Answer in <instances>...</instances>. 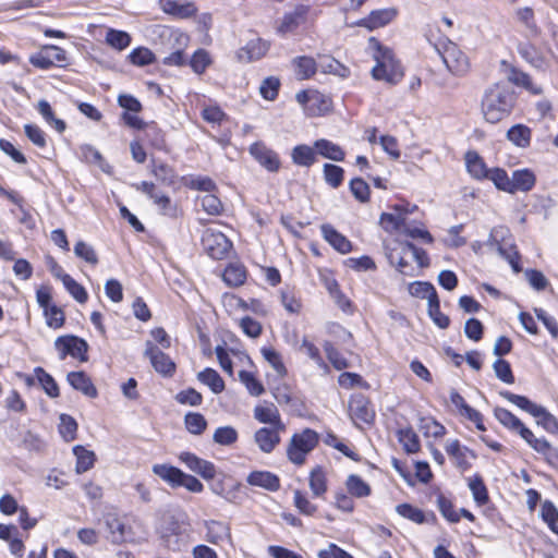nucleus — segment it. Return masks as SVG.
<instances>
[{"label": "nucleus", "mask_w": 558, "mask_h": 558, "mask_svg": "<svg viewBox=\"0 0 558 558\" xmlns=\"http://www.w3.org/2000/svg\"><path fill=\"white\" fill-rule=\"evenodd\" d=\"M368 47L376 62L375 66L372 69L373 78L384 81L390 85H396L401 82L404 76V71L399 60L396 59L392 50L383 46L374 37L369 38Z\"/></svg>", "instance_id": "obj_1"}, {"label": "nucleus", "mask_w": 558, "mask_h": 558, "mask_svg": "<svg viewBox=\"0 0 558 558\" xmlns=\"http://www.w3.org/2000/svg\"><path fill=\"white\" fill-rule=\"evenodd\" d=\"M515 104V95L506 84L497 83L484 94L482 111L489 123H497L507 118Z\"/></svg>", "instance_id": "obj_2"}, {"label": "nucleus", "mask_w": 558, "mask_h": 558, "mask_svg": "<svg viewBox=\"0 0 558 558\" xmlns=\"http://www.w3.org/2000/svg\"><path fill=\"white\" fill-rule=\"evenodd\" d=\"M106 526L111 535V543L117 545L141 544L148 536L144 522L135 515L109 514L106 517Z\"/></svg>", "instance_id": "obj_3"}, {"label": "nucleus", "mask_w": 558, "mask_h": 558, "mask_svg": "<svg viewBox=\"0 0 558 558\" xmlns=\"http://www.w3.org/2000/svg\"><path fill=\"white\" fill-rule=\"evenodd\" d=\"M319 442V435L311 428L294 433L287 445V459L294 465L301 466L306 462L307 456Z\"/></svg>", "instance_id": "obj_4"}, {"label": "nucleus", "mask_w": 558, "mask_h": 558, "mask_svg": "<svg viewBox=\"0 0 558 558\" xmlns=\"http://www.w3.org/2000/svg\"><path fill=\"white\" fill-rule=\"evenodd\" d=\"M510 236L509 230L504 227H495L490 231L487 244L497 248L498 253L510 264L512 270L519 274L522 268L520 255L515 245L507 241Z\"/></svg>", "instance_id": "obj_5"}, {"label": "nucleus", "mask_w": 558, "mask_h": 558, "mask_svg": "<svg viewBox=\"0 0 558 558\" xmlns=\"http://www.w3.org/2000/svg\"><path fill=\"white\" fill-rule=\"evenodd\" d=\"M202 245L207 255L216 260L226 258L232 248L231 241L221 231L214 228L204 230Z\"/></svg>", "instance_id": "obj_6"}, {"label": "nucleus", "mask_w": 558, "mask_h": 558, "mask_svg": "<svg viewBox=\"0 0 558 558\" xmlns=\"http://www.w3.org/2000/svg\"><path fill=\"white\" fill-rule=\"evenodd\" d=\"M54 348L59 352L60 360H64L68 355L86 362L88 360V344L84 339L76 336H61L54 341Z\"/></svg>", "instance_id": "obj_7"}, {"label": "nucleus", "mask_w": 558, "mask_h": 558, "mask_svg": "<svg viewBox=\"0 0 558 558\" xmlns=\"http://www.w3.org/2000/svg\"><path fill=\"white\" fill-rule=\"evenodd\" d=\"M66 52L56 45H46L37 53L29 57V63L38 69L48 70L53 65H64L66 63Z\"/></svg>", "instance_id": "obj_8"}, {"label": "nucleus", "mask_w": 558, "mask_h": 558, "mask_svg": "<svg viewBox=\"0 0 558 558\" xmlns=\"http://www.w3.org/2000/svg\"><path fill=\"white\" fill-rule=\"evenodd\" d=\"M441 58L448 71L456 76H463L470 70L469 58L453 43H449L445 47Z\"/></svg>", "instance_id": "obj_9"}, {"label": "nucleus", "mask_w": 558, "mask_h": 558, "mask_svg": "<svg viewBox=\"0 0 558 558\" xmlns=\"http://www.w3.org/2000/svg\"><path fill=\"white\" fill-rule=\"evenodd\" d=\"M135 187L146 194L162 215L172 218L177 216V206L171 202L168 195L158 191L153 182L142 181L137 183Z\"/></svg>", "instance_id": "obj_10"}, {"label": "nucleus", "mask_w": 558, "mask_h": 558, "mask_svg": "<svg viewBox=\"0 0 558 558\" xmlns=\"http://www.w3.org/2000/svg\"><path fill=\"white\" fill-rule=\"evenodd\" d=\"M494 416L505 428L519 434L526 442L534 435L519 417L505 408L496 407L494 409Z\"/></svg>", "instance_id": "obj_11"}, {"label": "nucleus", "mask_w": 558, "mask_h": 558, "mask_svg": "<svg viewBox=\"0 0 558 558\" xmlns=\"http://www.w3.org/2000/svg\"><path fill=\"white\" fill-rule=\"evenodd\" d=\"M254 418L262 423L267 424L269 427H277V429H287L284 422L281 418L278 408L268 401L259 402L253 410Z\"/></svg>", "instance_id": "obj_12"}, {"label": "nucleus", "mask_w": 558, "mask_h": 558, "mask_svg": "<svg viewBox=\"0 0 558 558\" xmlns=\"http://www.w3.org/2000/svg\"><path fill=\"white\" fill-rule=\"evenodd\" d=\"M349 412L355 424L359 422L369 424L375 417L369 400L362 393L352 396L349 402Z\"/></svg>", "instance_id": "obj_13"}, {"label": "nucleus", "mask_w": 558, "mask_h": 558, "mask_svg": "<svg viewBox=\"0 0 558 558\" xmlns=\"http://www.w3.org/2000/svg\"><path fill=\"white\" fill-rule=\"evenodd\" d=\"M179 460L184 463L190 471L198 474L205 480H213L216 476V466L214 463L198 458L192 452H181L179 454Z\"/></svg>", "instance_id": "obj_14"}, {"label": "nucleus", "mask_w": 558, "mask_h": 558, "mask_svg": "<svg viewBox=\"0 0 558 558\" xmlns=\"http://www.w3.org/2000/svg\"><path fill=\"white\" fill-rule=\"evenodd\" d=\"M250 154L265 169L277 172L280 169V159L276 151L268 148L264 143L256 142L250 146Z\"/></svg>", "instance_id": "obj_15"}, {"label": "nucleus", "mask_w": 558, "mask_h": 558, "mask_svg": "<svg viewBox=\"0 0 558 558\" xmlns=\"http://www.w3.org/2000/svg\"><path fill=\"white\" fill-rule=\"evenodd\" d=\"M145 355L157 373L170 376L174 372L175 365L172 360L150 341L146 343Z\"/></svg>", "instance_id": "obj_16"}, {"label": "nucleus", "mask_w": 558, "mask_h": 558, "mask_svg": "<svg viewBox=\"0 0 558 558\" xmlns=\"http://www.w3.org/2000/svg\"><path fill=\"white\" fill-rule=\"evenodd\" d=\"M286 429L277 427H260L254 433V441L264 453H271L281 441V433Z\"/></svg>", "instance_id": "obj_17"}, {"label": "nucleus", "mask_w": 558, "mask_h": 558, "mask_svg": "<svg viewBox=\"0 0 558 558\" xmlns=\"http://www.w3.org/2000/svg\"><path fill=\"white\" fill-rule=\"evenodd\" d=\"M161 10L175 19H189L197 13V7L187 0H160Z\"/></svg>", "instance_id": "obj_18"}, {"label": "nucleus", "mask_w": 558, "mask_h": 558, "mask_svg": "<svg viewBox=\"0 0 558 558\" xmlns=\"http://www.w3.org/2000/svg\"><path fill=\"white\" fill-rule=\"evenodd\" d=\"M536 183L535 173L527 168L518 169L512 172L510 179V192L509 194H515L517 192H530L533 190Z\"/></svg>", "instance_id": "obj_19"}, {"label": "nucleus", "mask_w": 558, "mask_h": 558, "mask_svg": "<svg viewBox=\"0 0 558 558\" xmlns=\"http://www.w3.org/2000/svg\"><path fill=\"white\" fill-rule=\"evenodd\" d=\"M398 11L395 8H386L372 11L368 16L360 21L359 25L369 31L384 27L395 20Z\"/></svg>", "instance_id": "obj_20"}, {"label": "nucleus", "mask_w": 558, "mask_h": 558, "mask_svg": "<svg viewBox=\"0 0 558 558\" xmlns=\"http://www.w3.org/2000/svg\"><path fill=\"white\" fill-rule=\"evenodd\" d=\"M393 210V213H383L379 220L383 229L390 233L397 231L401 232L405 225V215L412 211L399 205H396Z\"/></svg>", "instance_id": "obj_21"}, {"label": "nucleus", "mask_w": 558, "mask_h": 558, "mask_svg": "<svg viewBox=\"0 0 558 558\" xmlns=\"http://www.w3.org/2000/svg\"><path fill=\"white\" fill-rule=\"evenodd\" d=\"M269 44L262 38L251 39L244 47L238 52L240 61L253 62L262 59L268 51Z\"/></svg>", "instance_id": "obj_22"}, {"label": "nucleus", "mask_w": 558, "mask_h": 558, "mask_svg": "<svg viewBox=\"0 0 558 558\" xmlns=\"http://www.w3.org/2000/svg\"><path fill=\"white\" fill-rule=\"evenodd\" d=\"M206 534L205 538L207 542L214 545H221L226 542H230L231 533L230 527L227 523L216 520L205 522Z\"/></svg>", "instance_id": "obj_23"}, {"label": "nucleus", "mask_w": 558, "mask_h": 558, "mask_svg": "<svg viewBox=\"0 0 558 558\" xmlns=\"http://www.w3.org/2000/svg\"><path fill=\"white\" fill-rule=\"evenodd\" d=\"M527 445L542 454L546 462L555 469H558V448L551 446V444L545 438H537L535 435L531 437Z\"/></svg>", "instance_id": "obj_24"}, {"label": "nucleus", "mask_w": 558, "mask_h": 558, "mask_svg": "<svg viewBox=\"0 0 558 558\" xmlns=\"http://www.w3.org/2000/svg\"><path fill=\"white\" fill-rule=\"evenodd\" d=\"M66 379L73 389L81 391L86 397H88V398L97 397V393H98L97 389H96L95 385L93 384L90 377L86 373H84L82 371L71 372L68 374Z\"/></svg>", "instance_id": "obj_25"}, {"label": "nucleus", "mask_w": 558, "mask_h": 558, "mask_svg": "<svg viewBox=\"0 0 558 558\" xmlns=\"http://www.w3.org/2000/svg\"><path fill=\"white\" fill-rule=\"evenodd\" d=\"M252 486L262 487L269 492H277L280 488V478L269 471H253L246 478Z\"/></svg>", "instance_id": "obj_26"}, {"label": "nucleus", "mask_w": 558, "mask_h": 558, "mask_svg": "<svg viewBox=\"0 0 558 558\" xmlns=\"http://www.w3.org/2000/svg\"><path fill=\"white\" fill-rule=\"evenodd\" d=\"M323 238L339 253L347 254L351 252V242L341 233H339L331 225H323L320 227Z\"/></svg>", "instance_id": "obj_27"}, {"label": "nucleus", "mask_w": 558, "mask_h": 558, "mask_svg": "<svg viewBox=\"0 0 558 558\" xmlns=\"http://www.w3.org/2000/svg\"><path fill=\"white\" fill-rule=\"evenodd\" d=\"M466 171L478 181L486 179L490 168H487L484 159L475 150H469L464 156Z\"/></svg>", "instance_id": "obj_28"}, {"label": "nucleus", "mask_w": 558, "mask_h": 558, "mask_svg": "<svg viewBox=\"0 0 558 558\" xmlns=\"http://www.w3.org/2000/svg\"><path fill=\"white\" fill-rule=\"evenodd\" d=\"M314 148L318 155L333 161H343L345 158L342 147L326 138L315 141Z\"/></svg>", "instance_id": "obj_29"}, {"label": "nucleus", "mask_w": 558, "mask_h": 558, "mask_svg": "<svg viewBox=\"0 0 558 558\" xmlns=\"http://www.w3.org/2000/svg\"><path fill=\"white\" fill-rule=\"evenodd\" d=\"M153 473L168 483L171 487H180L184 472L173 465L162 463L154 464Z\"/></svg>", "instance_id": "obj_30"}, {"label": "nucleus", "mask_w": 558, "mask_h": 558, "mask_svg": "<svg viewBox=\"0 0 558 558\" xmlns=\"http://www.w3.org/2000/svg\"><path fill=\"white\" fill-rule=\"evenodd\" d=\"M316 155L314 146L301 144L292 148L291 159L296 166L310 168L317 161Z\"/></svg>", "instance_id": "obj_31"}, {"label": "nucleus", "mask_w": 558, "mask_h": 558, "mask_svg": "<svg viewBox=\"0 0 558 558\" xmlns=\"http://www.w3.org/2000/svg\"><path fill=\"white\" fill-rule=\"evenodd\" d=\"M317 69H320L325 74H332L341 78H347L350 75L349 68L330 56L319 57Z\"/></svg>", "instance_id": "obj_32"}, {"label": "nucleus", "mask_w": 558, "mask_h": 558, "mask_svg": "<svg viewBox=\"0 0 558 558\" xmlns=\"http://www.w3.org/2000/svg\"><path fill=\"white\" fill-rule=\"evenodd\" d=\"M305 14L306 9L303 7H299L293 12L284 14L278 26V33L286 35L294 32L304 22Z\"/></svg>", "instance_id": "obj_33"}, {"label": "nucleus", "mask_w": 558, "mask_h": 558, "mask_svg": "<svg viewBox=\"0 0 558 558\" xmlns=\"http://www.w3.org/2000/svg\"><path fill=\"white\" fill-rule=\"evenodd\" d=\"M54 277L60 279L63 283L65 290L71 294V296L78 303L84 304L88 300V293L86 289L80 284L76 280H74L70 275H59V272H54Z\"/></svg>", "instance_id": "obj_34"}, {"label": "nucleus", "mask_w": 558, "mask_h": 558, "mask_svg": "<svg viewBox=\"0 0 558 558\" xmlns=\"http://www.w3.org/2000/svg\"><path fill=\"white\" fill-rule=\"evenodd\" d=\"M518 52L527 63H530L535 69L543 70L545 68V59L533 44H519Z\"/></svg>", "instance_id": "obj_35"}, {"label": "nucleus", "mask_w": 558, "mask_h": 558, "mask_svg": "<svg viewBox=\"0 0 558 558\" xmlns=\"http://www.w3.org/2000/svg\"><path fill=\"white\" fill-rule=\"evenodd\" d=\"M398 441L402 445L403 450L411 454L416 453L421 449V442L417 434L411 427H404L397 430Z\"/></svg>", "instance_id": "obj_36"}, {"label": "nucleus", "mask_w": 558, "mask_h": 558, "mask_svg": "<svg viewBox=\"0 0 558 558\" xmlns=\"http://www.w3.org/2000/svg\"><path fill=\"white\" fill-rule=\"evenodd\" d=\"M331 108V100L328 96L318 90H312L311 102L307 106L306 114L310 117H318L328 112Z\"/></svg>", "instance_id": "obj_37"}, {"label": "nucleus", "mask_w": 558, "mask_h": 558, "mask_svg": "<svg viewBox=\"0 0 558 558\" xmlns=\"http://www.w3.org/2000/svg\"><path fill=\"white\" fill-rule=\"evenodd\" d=\"M532 131L524 124H515L507 132V138L517 147L526 148L531 144Z\"/></svg>", "instance_id": "obj_38"}, {"label": "nucleus", "mask_w": 558, "mask_h": 558, "mask_svg": "<svg viewBox=\"0 0 558 558\" xmlns=\"http://www.w3.org/2000/svg\"><path fill=\"white\" fill-rule=\"evenodd\" d=\"M151 173L161 184L167 186L175 184L178 179L177 172L171 166L157 162L155 159L151 160Z\"/></svg>", "instance_id": "obj_39"}, {"label": "nucleus", "mask_w": 558, "mask_h": 558, "mask_svg": "<svg viewBox=\"0 0 558 558\" xmlns=\"http://www.w3.org/2000/svg\"><path fill=\"white\" fill-rule=\"evenodd\" d=\"M295 75L299 80H308L317 71V62L307 56H301L293 59Z\"/></svg>", "instance_id": "obj_40"}, {"label": "nucleus", "mask_w": 558, "mask_h": 558, "mask_svg": "<svg viewBox=\"0 0 558 558\" xmlns=\"http://www.w3.org/2000/svg\"><path fill=\"white\" fill-rule=\"evenodd\" d=\"M515 17L525 27L530 37H537L541 34V28L535 21L534 11L532 8H519L515 11Z\"/></svg>", "instance_id": "obj_41"}, {"label": "nucleus", "mask_w": 558, "mask_h": 558, "mask_svg": "<svg viewBox=\"0 0 558 558\" xmlns=\"http://www.w3.org/2000/svg\"><path fill=\"white\" fill-rule=\"evenodd\" d=\"M508 80L517 86H521L534 95L542 93V88L532 82L531 76L515 68L509 71Z\"/></svg>", "instance_id": "obj_42"}, {"label": "nucleus", "mask_w": 558, "mask_h": 558, "mask_svg": "<svg viewBox=\"0 0 558 558\" xmlns=\"http://www.w3.org/2000/svg\"><path fill=\"white\" fill-rule=\"evenodd\" d=\"M308 484L314 497H322L327 492L326 473L322 466H316L311 471Z\"/></svg>", "instance_id": "obj_43"}, {"label": "nucleus", "mask_w": 558, "mask_h": 558, "mask_svg": "<svg viewBox=\"0 0 558 558\" xmlns=\"http://www.w3.org/2000/svg\"><path fill=\"white\" fill-rule=\"evenodd\" d=\"M532 416L536 418L537 424L546 432L554 435L558 434V420L546 408L538 405Z\"/></svg>", "instance_id": "obj_44"}, {"label": "nucleus", "mask_w": 558, "mask_h": 558, "mask_svg": "<svg viewBox=\"0 0 558 558\" xmlns=\"http://www.w3.org/2000/svg\"><path fill=\"white\" fill-rule=\"evenodd\" d=\"M345 486L350 495L356 498L368 497L372 493L371 486L356 474L348 476Z\"/></svg>", "instance_id": "obj_45"}, {"label": "nucleus", "mask_w": 558, "mask_h": 558, "mask_svg": "<svg viewBox=\"0 0 558 558\" xmlns=\"http://www.w3.org/2000/svg\"><path fill=\"white\" fill-rule=\"evenodd\" d=\"M447 453L454 459L456 464L461 470H466L470 463L466 460L468 448L462 447L458 439L449 440L446 445Z\"/></svg>", "instance_id": "obj_46"}, {"label": "nucleus", "mask_w": 558, "mask_h": 558, "mask_svg": "<svg viewBox=\"0 0 558 558\" xmlns=\"http://www.w3.org/2000/svg\"><path fill=\"white\" fill-rule=\"evenodd\" d=\"M197 379L208 386L214 393H220L225 389V383L220 375L213 368H205L197 374Z\"/></svg>", "instance_id": "obj_47"}, {"label": "nucleus", "mask_w": 558, "mask_h": 558, "mask_svg": "<svg viewBox=\"0 0 558 558\" xmlns=\"http://www.w3.org/2000/svg\"><path fill=\"white\" fill-rule=\"evenodd\" d=\"M260 353L278 376L284 377L287 375V368L282 361V356L277 350L271 347H263L260 349Z\"/></svg>", "instance_id": "obj_48"}, {"label": "nucleus", "mask_w": 558, "mask_h": 558, "mask_svg": "<svg viewBox=\"0 0 558 558\" xmlns=\"http://www.w3.org/2000/svg\"><path fill=\"white\" fill-rule=\"evenodd\" d=\"M222 278L227 284L231 287H239L243 284L246 279V270L244 266L240 264H231L226 267Z\"/></svg>", "instance_id": "obj_49"}, {"label": "nucleus", "mask_w": 558, "mask_h": 558, "mask_svg": "<svg viewBox=\"0 0 558 558\" xmlns=\"http://www.w3.org/2000/svg\"><path fill=\"white\" fill-rule=\"evenodd\" d=\"M34 375L37 379V381L40 384L45 392L51 397L56 398L59 396V387L53 379V377L48 374L43 367H35L34 368Z\"/></svg>", "instance_id": "obj_50"}, {"label": "nucleus", "mask_w": 558, "mask_h": 558, "mask_svg": "<svg viewBox=\"0 0 558 558\" xmlns=\"http://www.w3.org/2000/svg\"><path fill=\"white\" fill-rule=\"evenodd\" d=\"M73 452L76 457L75 470L78 474L87 472L93 468L95 462V453L85 449L83 446H75Z\"/></svg>", "instance_id": "obj_51"}, {"label": "nucleus", "mask_w": 558, "mask_h": 558, "mask_svg": "<svg viewBox=\"0 0 558 558\" xmlns=\"http://www.w3.org/2000/svg\"><path fill=\"white\" fill-rule=\"evenodd\" d=\"M500 397L506 399L507 401L511 402L515 407L520 408L521 410L527 412L529 414L533 415L536 409L539 404H536L532 402L530 399H527L524 396L512 393L508 390H501L499 392Z\"/></svg>", "instance_id": "obj_52"}, {"label": "nucleus", "mask_w": 558, "mask_h": 558, "mask_svg": "<svg viewBox=\"0 0 558 558\" xmlns=\"http://www.w3.org/2000/svg\"><path fill=\"white\" fill-rule=\"evenodd\" d=\"M293 505L301 514L313 517L318 510L317 505L313 504L307 495L300 489L293 492Z\"/></svg>", "instance_id": "obj_53"}, {"label": "nucleus", "mask_w": 558, "mask_h": 558, "mask_svg": "<svg viewBox=\"0 0 558 558\" xmlns=\"http://www.w3.org/2000/svg\"><path fill=\"white\" fill-rule=\"evenodd\" d=\"M510 179L505 169L495 167L489 169L485 180L492 181L497 190L509 193L511 190Z\"/></svg>", "instance_id": "obj_54"}, {"label": "nucleus", "mask_w": 558, "mask_h": 558, "mask_svg": "<svg viewBox=\"0 0 558 558\" xmlns=\"http://www.w3.org/2000/svg\"><path fill=\"white\" fill-rule=\"evenodd\" d=\"M38 112L41 114L44 120L54 128L59 133L65 130V123L63 120L54 117L52 108L47 100H40L37 105Z\"/></svg>", "instance_id": "obj_55"}, {"label": "nucleus", "mask_w": 558, "mask_h": 558, "mask_svg": "<svg viewBox=\"0 0 558 558\" xmlns=\"http://www.w3.org/2000/svg\"><path fill=\"white\" fill-rule=\"evenodd\" d=\"M324 180L332 189L339 187L344 179V170L333 163H325L323 167Z\"/></svg>", "instance_id": "obj_56"}, {"label": "nucleus", "mask_w": 558, "mask_h": 558, "mask_svg": "<svg viewBox=\"0 0 558 558\" xmlns=\"http://www.w3.org/2000/svg\"><path fill=\"white\" fill-rule=\"evenodd\" d=\"M428 315L434 322L435 325H437L441 329L448 328L450 324V319L447 315L441 313L440 311V302L438 299V295L433 294V299L428 302Z\"/></svg>", "instance_id": "obj_57"}, {"label": "nucleus", "mask_w": 558, "mask_h": 558, "mask_svg": "<svg viewBox=\"0 0 558 558\" xmlns=\"http://www.w3.org/2000/svg\"><path fill=\"white\" fill-rule=\"evenodd\" d=\"M469 488L472 493L474 501L478 506L487 504L489 497L487 488L480 475H474L469 482Z\"/></svg>", "instance_id": "obj_58"}, {"label": "nucleus", "mask_w": 558, "mask_h": 558, "mask_svg": "<svg viewBox=\"0 0 558 558\" xmlns=\"http://www.w3.org/2000/svg\"><path fill=\"white\" fill-rule=\"evenodd\" d=\"M420 429L427 438H440L446 434L444 425L432 417H423L420 421Z\"/></svg>", "instance_id": "obj_59"}, {"label": "nucleus", "mask_w": 558, "mask_h": 558, "mask_svg": "<svg viewBox=\"0 0 558 558\" xmlns=\"http://www.w3.org/2000/svg\"><path fill=\"white\" fill-rule=\"evenodd\" d=\"M106 43L117 50H124L131 44V36L123 31L109 29L106 35Z\"/></svg>", "instance_id": "obj_60"}, {"label": "nucleus", "mask_w": 558, "mask_h": 558, "mask_svg": "<svg viewBox=\"0 0 558 558\" xmlns=\"http://www.w3.org/2000/svg\"><path fill=\"white\" fill-rule=\"evenodd\" d=\"M541 517L547 523L548 527L554 533L558 534V509L550 500L543 502Z\"/></svg>", "instance_id": "obj_61"}, {"label": "nucleus", "mask_w": 558, "mask_h": 558, "mask_svg": "<svg viewBox=\"0 0 558 558\" xmlns=\"http://www.w3.org/2000/svg\"><path fill=\"white\" fill-rule=\"evenodd\" d=\"M77 430L76 421L69 414L60 415L59 433L65 441L75 439Z\"/></svg>", "instance_id": "obj_62"}, {"label": "nucleus", "mask_w": 558, "mask_h": 558, "mask_svg": "<svg viewBox=\"0 0 558 558\" xmlns=\"http://www.w3.org/2000/svg\"><path fill=\"white\" fill-rule=\"evenodd\" d=\"M213 439L218 445L230 446L238 440V432L232 426H221L215 430Z\"/></svg>", "instance_id": "obj_63"}, {"label": "nucleus", "mask_w": 558, "mask_h": 558, "mask_svg": "<svg viewBox=\"0 0 558 558\" xmlns=\"http://www.w3.org/2000/svg\"><path fill=\"white\" fill-rule=\"evenodd\" d=\"M130 61L137 66H145L155 62L153 51L146 47H138L129 54Z\"/></svg>", "instance_id": "obj_64"}]
</instances>
